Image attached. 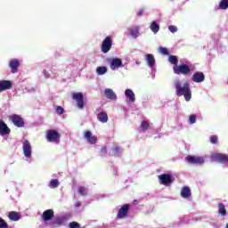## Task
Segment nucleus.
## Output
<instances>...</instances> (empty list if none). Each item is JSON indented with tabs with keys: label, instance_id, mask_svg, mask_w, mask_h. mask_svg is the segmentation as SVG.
<instances>
[{
	"label": "nucleus",
	"instance_id": "1",
	"mask_svg": "<svg viewBox=\"0 0 228 228\" xmlns=\"http://www.w3.org/2000/svg\"><path fill=\"white\" fill-rule=\"evenodd\" d=\"M174 85L177 97H183V95L187 102L191 101V89L190 88V83L186 82L183 85L181 81L176 80Z\"/></svg>",
	"mask_w": 228,
	"mask_h": 228
},
{
	"label": "nucleus",
	"instance_id": "2",
	"mask_svg": "<svg viewBox=\"0 0 228 228\" xmlns=\"http://www.w3.org/2000/svg\"><path fill=\"white\" fill-rule=\"evenodd\" d=\"M61 138V134H60V132L50 129L46 132V140L47 142H50L51 143H60V140Z\"/></svg>",
	"mask_w": 228,
	"mask_h": 228
},
{
	"label": "nucleus",
	"instance_id": "3",
	"mask_svg": "<svg viewBox=\"0 0 228 228\" xmlns=\"http://www.w3.org/2000/svg\"><path fill=\"white\" fill-rule=\"evenodd\" d=\"M174 74L188 76L191 72V69L188 64H181L178 66H173Z\"/></svg>",
	"mask_w": 228,
	"mask_h": 228
},
{
	"label": "nucleus",
	"instance_id": "4",
	"mask_svg": "<svg viewBox=\"0 0 228 228\" xmlns=\"http://www.w3.org/2000/svg\"><path fill=\"white\" fill-rule=\"evenodd\" d=\"M113 45V39L111 38V37L108 36L106 37L101 45V51L102 53H103L104 54H106L107 53H110V51H111V47Z\"/></svg>",
	"mask_w": 228,
	"mask_h": 228
},
{
	"label": "nucleus",
	"instance_id": "5",
	"mask_svg": "<svg viewBox=\"0 0 228 228\" xmlns=\"http://www.w3.org/2000/svg\"><path fill=\"white\" fill-rule=\"evenodd\" d=\"M159 183L163 184L164 186H170L175 178L172 176L170 174H163L159 175Z\"/></svg>",
	"mask_w": 228,
	"mask_h": 228
},
{
	"label": "nucleus",
	"instance_id": "6",
	"mask_svg": "<svg viewBox=\"0 0 228 228\" xmlns=\"http://www.w3.org/2000/svg\"><path fill=\"white\" fill-rule=\"evenodd\" d=\"M73 101L77 102V106L79 110H83L85 108V98L83 96V93H72Z\"/></svg>",
	"mask_w": 228,
	"mask_h": 228
},
{
	"label": "nucleus",
	"instance_id": "7",
	"mask_svg": "<svg viewBox=\"0 0 228 228\" xmlns=\"http://www.w3.org/2000/svg\"><path fill=\"white\" fill-rule=\"evenodd\" d=\"M131 205L125 204L123 205L118 211L117 218L118 220H124V218H127V215H129V209Z\"/></svg>",
	"mask_w": 228,
	"mask_h": 228
},
{
	"label": "nucleus",
	"instance_id": "8",
	"mask_svg": "<svg viewBox=\"0 0 228 228\" xmlns=\"http://www.w3.org/2000/svg\"><path fill=\"white\" fill-rule=\"evenodd\" d=\"M9 120H11L16 127H24V118L19 114H12L9 116Z\"/></svg>",
	"mask_w": 228,
	"mask_h": 228
},
{
	"label": "nucleus",
	"instance_id": "9",
	"mask_svg": "<svg viewBox=\"0 0 228 228\" xmlns=\"http://www.w3.org/2000/svg\"><path fill=\"white\" fill-rule=\"evenodd\" d=\"M185 160L190 165H203V163H204V158L203 157H197V156H191V155H188L185 158Z\"/></svg>",
	"mask_w": 228,
	"mask_h": 228
},
{
	"label": "nucleus",
	"instance_id": "10",
	"mask_svg": "<svg viewBox=\"0 0 228 228\" xmlns=\"http://www.w3.org/2000/svg\"><path fill=\"white\" fill-rule=\"evenodd\" d=\"M23 154L25 158H31V154L33 153V149L31 148V142L29 141L25 140L22 143Z\"/></svg>",
	"mask_w": 228,
	"mask_h": 228
},
{
	"label": "nucleus",
	"instance_id": "11",
	"mask_svg": "<svg viewBox=\"0 0 228 228\" xmlns=\"http://www.w3.org/2000/svg\"><path fill=\"white\" fill-rule=\"evenodd\" d=\"M9 67L12 74H17L19 72V67H20V61L17 59L11 60L9 61Z\"/></svg>",
	"mask_w": 228,
	"mask_h": 228
},
{
	"label": "nucleus",
	"instance_id": "12",
	"mask_svg": "<svg viewBox=\"0 0 228 228\" xmlns=\"http://www.w3.org/2000/svg\"><path fill=\"white\" fill-rule=\"evenodd\" d=\"M84 138L91 145H95V143H97V138L94 135H92V132L88 130L84 132Z\"/></svg>",
	"mask_w": 228,
	"mask_h": 228
},
{
	"label": "nucleus",
	"instance_id": "13",
	"mask_svg": "<svg viewBox=\"0 0 228 228\" xmlns=\"http://www.w3.org/2000/svg\"><path fill=\"white\" fill-rule=\"evenodd\" d=\"M44 222H49L54 218V210L53 209H47L43 212V215L41 216Z\"/></svg>",
	"mask_w": 228,
	"mask_h": 228
},
{
	"label": "nucleus",
	"instance_id": "14",
	"mask_svg": "<svg viewBox=\"0 0 228 228\" xmlns=\"http://www.w3.org/2000/svg\"><path fill=\"white\" fill-rule=\"evenodd\" d=\"M206 79V76L201 71H197L192 75V81L194 83H202Z\"/></svg>",
	"mask_w": 228,
	"mask_h": 228
},
{
	"label": "nucleus",
	"instance_id": "15",
	"mask_svg": "<svg viewBox=\"0 0 228 228\" xmlns=\"http://www.w3.org/2000/svg\"><path fill=\"white\" fill-rule=\"evenodd\" d=\"M12 84L10 80H0V93L6 90H11Z\"/></svg>",
	"mask_w": 228,
	"mask_h": 228
},
{
	"label": "nucleus",
	"instance_id": "16",
	"mask_svg": "<svg viewBox=\"0 0 228 228\" xmlns=\"http://www.w3.org/2000/svg\"><path fill=\"white\" fill-rule=\"evenodd\" d=\"M10 133H11V130L8 127V125H6V123H4V121L0 120V134H1V136L10 134Z\"/></svg>",
	"mask_w": 228,
	"mask_h": 228
},
{
	"label": "nucleus",
	"instance_id": "17",
	"mask_svg": "<svg viewBox=\"0 0 228 228\" xmlns=\"http://www.w3.org/2000/svg\"><path fill=\"white\" fill-rule=\"evenodd\" d=\"M8 218L12 222H19L22 218V216L17 211H11L8 214Z\"/></svg>",
	"mask_w": 228,
	"mask_h": 228
},
{
	"label": "nucleus",
	"instance_id": "18",
	"mask_svg": "<svg viewBox=\"0 0 228 228\" xmlns=\"http://www.w3.org/2000/svg\"><path fill=\"white\" fill-rule=\"evenodd\" d=\"M104 95L107 99L110 101H117V94L113 92V89L106 88L104 91Z\"/></svg>",
	"mask_w": 228,
	"mask_h": 228
},
{
	"label": "nucleus",
	"instance_id": "19",
	"mask_svg": "<svg viewBox=\"0 0 228 228\" xmlns=\"http://www.w3.org/2000/svg\"><path fill=\"white\" fill-rule=\"evenodd\" d=\"M122 66V59L115 58L110 62L111 70H116V69H119Z\"/></svg>",
	"mask_w": 228,
	"mask_h": 228
},
{
	"label": "nucleus",
	"instance_id": "20",
	"mask_svg": "<svg viewBox=\"0 0 228 228\" xmlns=\"http://www.w3.org/2000/svg\"><path fill=\"white\" fill-rule=\"evenodd\" d=\"M145 60L147 61V65L148 67H154V65H156V59H154V55L151 53H147L145 55Z\"/></svg>",
	"mask_w": 228,
	"mask_h": 228
},
{
	"label": "nucleus",
	"instance_id": "21",
	"mask_svg": "<svg viewBox=\"0 0 228 228\" xmlns=\"http://www.w3.org/2000/svg\"><path fill=\"white\" fill-rule=\"evenodd\" d=\"M214 158L216 161L220 163H228V155L217 153L214 155Z\"/></svg>",
	"mask_w": 228,
	"mask_h": 228
},
{
	"label": "nucleus",
	"instance_id": "22",
	"mask_svg": "<svg viewBox=\"0 0 228 228\" xmlns=\"http://www.w3.org/2000/svg\"><path fill=\"white\" fill-rule=\"evenodd\" d=\"M97 118L99 122H102V124H106V122H108V113L104 111L99 112L97 115Z\"/></svg>",
	"mask_w": 228,
	"mask_h": 228
},
{
	"label": "nucleus",
	"instance_id": "23",
	"mask_svg": "<svg viewBox=\"0 0 228 228\" xmlns=\"http://www.w3.org/2000/svg\"><path fill=\"white\" fill-rule=\"evenodd\" d=\"M181 197H183V199H188L191 197V190H190V187L182 188Z\"/></svg>",
	"mask_w": 228,
	"mask_h": 228
},
{
	"label": "nucleus",
	"instance_id": "24",
	"mask_svg": "<svg viewBox=\"0 0 228 228\" xmlns=\"http://www.w3.org/2000/svg\"><path fill=\"white\" fill-rule=\"evenodd\" d=\"M125 95L129 99L130 102H134V101H136V98L134 97V93L131 89H126L125 91Z\"/></svg>",
	"mask_w": 228,
	"mask_h": 228
},
{
	"label": "nucleus",
	"instance_id": "25",
	"mask_svg": "<svg viewBox=\"0 0 228 228\" xmlns=\"http://www.w3.org/2000/svg\"><path fill=\"white\" fill-rule=\"evenodd\" d=\"M218 213L221 216H225L227 215V209L224 203H218Z\"/></svg>",
	"mask_w": 228,
	"mask_h": 228
},
{
	"label": "nucleus",
	"instance_id": "26",
	"mask_svg": "<svg viewBox=\"0 0 228 228\" xmlns=\"http://www.w3.org/2000/svg\"><path fill=\"white\" fill-rule=\"evenodd\" d=\"M168 61L169 63H171V65H174V67H177L179 63V59L175 55H169Z\"/></svg>",
	"mask_w": 228,
	"mask_h": 228
},
{
	"label": "nucleus",
	"instance_id": "27",
	"mask_svg": "<svg viewBox=\"0 0 228 228\" xmlns=\"http://www.w3.org/2000/svg\"><path fill=\"white\" fill-rule=\"evenodd\" d=\"M150 29L152 31V33L156 35V33L159 31V24H158V22L156 21H152L150 26Z\"/></svg>",
	"mask_w": 228,
	"mask_h": 228
},
{
	"label": "nucleus",
	"instance_id": "28",
	"mask_svg": "<svg viewBox=\"0 0 228 228\" xmlns=\"http://www.w3.org/2000/svg\"><path fill=\"white\" fill-rule=\"evenodd\" d=\"M106 72H108V68H106V66H100L96 69V73L98 76H104Z\"/></svg>",
	"mask_w": 228,
	"mask_h": 228
},
{
	"label": "nucleus",
	"instance_id": "29",
	"mask_svg": "<svg viewBox=\"0 0 228 228\" xmlns=\"http://www.w3.org/2000/svg\"><path fill=\"white\" fill-rule=\"evenodd\" d=\"M66 220H67V218H65V217L58 216L54 219L53 224V225H63V224L65 223Z\"/></svg>",
	"mask_w": 228,
	"mask_h": 228
},
{
	"label": "nucleus",
	"instance_id": "30",
	"mask_svg": "<svg viewBox=\"0 0 228 228\" xmlns=\"http://www.w3.org/2000/svg\"><path fill=\"white\" fill-rule=\"evenodd\" d=\"M130 35L134 38H136L140 35V28L138 27H134L130 29Z\"/></svg>",
	"mask_w": 228,
	"mask_h": 228
},
{
	"label": "nucleus",
	"instance_id": "31",
	"mask_svg": "<svg viewBox=\"0 0 228 228\" xmlns=\"http://www.w3.org/2000/svg\"><path fill=\"white\" fill-rule=\"evenodd\" d=\"M219 8L221 10H227L228 8V0H221L219 3Z\"/></svg>",
	"mask_w": 228,
	"mask_h": 228
},
{
	"label": "nucleus",
	"instance_id": "32",
	"mask_svg": "<svg viewBox=\"0 0 228 228\" xmlns=\"http://www.w3.org/2000/svg\"><path fill=\"white\" fill-rule=\"evenodd\" d=\"M78 193L79 195H82V196L87 195L88 189H86V187L85 186H80L78 187Z\"/></svg>",
	"mask_w": 228,
	"mask_h": 228
},
{
	"label": "nucleus",
	"instance_id": "33",
	"mask_svg": "<svg viewBox=\"0 0 228 228\" xmlns=\"http://www.w3.org/2000/svg\"><path fill=\"white\" fill-rule=\"evenodd\" d=\"M159 53L163 54L164 56H168V54H170V52L168 51V48L167 47H159Z\"/></svg>",
	"mask_w": 228,
	"mask_h": 228
},
{
	"label": "nucleus",
	"instance_id": "34",
	"mask_svg": "<svg viewBox=\"0 0 228 228\" xmlns=\"http://www.w3.org/2000/svg\"><path fill=\"white\" fill-rule=\"evenodd\" d=\"M151 125L149 124V121L147 120H143L142 123H141V129H142V131H147L149 129V126Z\"/></svg>",
	"mask_w": 228,
	"mask_h": 228
},
{
	"label": "nucleus",
	"instance_id": "35",
	"mask_svg": "<svg viewBox=\"0 0 228 228\" xmlns=\"http://www.w3.org/2000/svg\"><path fill=\"white\" fill-rule=\"evenodd\" d=\"M50 186L51 188H58V186H60V182L58 181V179H53L50 182Z\"/></svg>",
	"mask_w": 228,
	"mask_h": 228
},
{
	"label": "nucleus",
	"instance_id": "36",
	"mask_svg": "<svg viewBox=\"0 0 228 228\" xmlns=\"http://www.w3.org/2000/svg\"><path fill=\"white\" fill-rule=\"evenodd\" d=\"M112 156H120V148L118 146L112 148Z\"/></svg>",
	"mask_w": 228,
	"mask_h": 228
},
{
	"label": "nucleus",
	"instance_id": "37",
	"mask_svg": "<svg viewBox=\"0 0 228 228\" xmlns=\"http://www.w3.org/2000/svg\"><path fill=\"white\" fill-rule=\"evenodd\" d=\"M189 122L190 124H195V122H197V116L195 114H191L189 117Z\"/></svg>",
	"mask_w": 228,
	"mask_h": 228
},
{
	"label": "nucleus",
	"instance_id": "38",
	"mask_svg": "<svg viewBox=\"0 0 228 228\" xmlns=\"http://www.w3.org/2000/svg\"><path fill=\"white\" fill-rule=\"evenodd\" d=\"M101 156H106L108 154V148L106 146H102L100 150Z\"/></svg>",
	"mask_w": 228,
	"mask_h": 228
},
{
	"label": "nucleus",
	"instance_id": "39",
	"mask_svg": "<svg viewBox=\"0 0 228 228\" xmlns=\"http://www.w3.org/2000/svg\"><path fill=\"white\" fill-rule=\"evenodd\" d=\"M8 223L4 221L2 217H0V228H8Z\"/></svg>",
	"mask_w": 228,
	"mask_h": 228
},
{
	"label": "nucleus",
	"instance_id": "40",
	"mask_svg": "<svg viewBox=\"0 0 228 228\" xmlns=\"http://www.w3.org/2000/svg\"><path fill=\"white\" fill-rule=\"evenodd\" d=\"M56 113H57V115H63V113H65V110H63V107H61V106H57Z\"/></svg>",
	"mask_w": 228,
	"mask_h": 228
},
{
	"label": "nucleus",
	"instance_id": "41",
	"mask_svg": "<svg viewBox=\"0 0 228 228\" xmlns=\"http://www.w3.org/2000/svg\"><path fill=\"white\" fill-rule=\"evenodd\" d=\"M70 228H81V225L77 222H71L69 223Z\"/></svg>",
	"mask_w": 228,
	"mask_h": 228
},
{
	"label": "nucleus",
	"instance_id": "42",
	"mask_svg": "<svg viewBox=\"0 0 228 228\" xmlns=\"http://www.w3.org/2000/svg\"><path fill=\"white\" fill-rule=\"evenodd\" d=\"M169 31H171V33H177V27L174 26V25H170L168 27Z\"/></svg>",
	"mask_w": 228,
	"mask_h": 228
},
{
	"label": "nucleus",
	"instance_id": "43",
	"mask_svg": "<svg viewBox=\"0 0 228 228\" xmlns=\"http://www.w3.org/2000/svg\"><path fill=\"white\" fill-rule=\"evenodd\" d=\"M210 142L211 143L215 144V143H217L218 142V137L216 135H212L210 137Z\"/></svg>",
	"mask_w": 228,
	"mask_h": 228
},
{
	"label": "nucleus",
	"instance_id": "44",
	"mask_svg": "<svg viewBox=\"0 0 228 228\" xmlns=\"http://www.w3.org/2000/svg\"><path fill=\"white\" fill-rule=\"evenodd\" d=\"M143 15V9H140L137 12V17H142Z\"/></svg>",
	"mask_w": 228,
	"mask_h": 228
},
{
	"label": "nucleus",
	"instance_id": "45",
	"mask_svg": "<svg viewBox=\"0 0 228 228\" xmlns=\"http://www.w3.org/2000/svg\"><path fill=\"white\" fill-rule=\"evenodd\" d=\"M79 206H81V203L80 202H77L76 203V208H79Z\"/></svg>",
	"mask_w": 228,
	"mask_h": 228
},
{
	"label": "nucleus",
	"instance_id": "46",
	"mask_svg": "<svg viewBox=\"0 0 228 228\" xmlns=\"http://www.w3.org/2000/svg\"><path fill=\"white\" fill-rule=\"evenodd\" d=\"M226 228H228V224H226Z\"/></svg>",
	"mask_w": 228,
	"mask_h": 228
}]
</instances>
